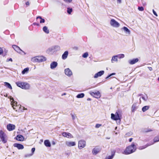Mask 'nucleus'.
Masks as SVG:
<instances>
[{"instance_id":"obj_58","label":"nucleus","mask_w":159,"mask_h":159,"mask_svg":"<svg viewBox=\"0 0 159 159\" xmlns=\"http://www.w3.org/2000/svg\"><path fill=\"white\" fill-rule=\"evenodd\" d=\"M117 134V133H116V134Z\"/></svg>"},{"instance_id":"obj_44","label":"nucleus","mask_w":159,"mask_h":159,"mask_svg":"<svg viewBox=\"0 0 159 159\" xmlns=\"http://www.w3.org/2000/svg\"><path fill=\"white\" fill-rule=\"evenodd\" d=\"M102 125L101 124H97L96 125L95 127L96 128H98L101 126Z\"/></svg>"},{"instance_id":"obj_19","label":"nucleus","mask_w":159,"mask_h":159,"mask_svg":"<svg viewBox=\"0 0 159 159\" xmlns=\"http://www.w3.org/2000/svg\"><path fill=\"white\" fill-rule=\"evenodd\" d=\"M13 146L15 147H16L19 149H22L24 148L23 146L20 144L15 143L13 145Z\"/></svg>"},{"instance_id":"obj_23","label":"nucleus","mask_w":159,"mask_h":159,"mask_svg":"<svg viewBox=\"0 0 159 159\" xmlns=\"http://www.w3.org/2000/svg\"><path fill=\"white\" fill-rule=\"evenodd\" d=\"M118 57L116 55L113 56L111 60V63H113L114 62H117L118 61Z\"/></svg>"},{"instance_id":"obj_15","label":"nucleus","mask_w":159,"mask_h":159,"mask_svg":"<svg viewBox=\"0 0 159 159\" xmlns=\"http://www.w3.org/2000/svg\"><path fill=\"white\" fill-rule=\"evenodd\" d=\"M104 71L103 70H101L100 71L98 72L97 73H96L94 76V77L95 78H97L99 77H100L102 75L104 74Z\"/></svg>"},{"instance_id":"obj_29","label":"nucleus","mask_w":159,"mask_h":159,"mask_svg":"<svg viewBox=\"0 0 159 159\" xmlns=\"http://www.w3.org/2000/svg\"><path fill=\"white\" fill-rule=\"evenodd\" d=\"M149 108V106H145L142 108V111L143 112H145L148 110Z\"/></svg>"},{"instance_id":"obj_47","label":"nucleus","mask_w":159,"mask_h":159,"mask_svg":"<svg viewBox=\"0 0 159 159\" xmlns=\"http://www.w3.org/2000/svg\"><path fill=\"white\" fill-rule=\"evenodd\" d=\"M3 52V50L2 48L0 47V54H1Z\"/></svg>"},{"instance_id":"obj_2","label":"nucleus","mask_w":159,"mask_h":159,"mask_svg":"<svg viewBox=\"0 0 159 159\" xmlns=\"http://www.w3.org/2000/svg\"><path fill=\"white\" fill-rule=\"evenodd\" d=\"M16 84L18 87L25 89H29L30 88V84L25 82L18 81L16 82Z\"/></svg>"},{"instance_id":"obj_24","label":"nucleus","mask_w":159,"mask_h":159,"mask_svg":"<svg viewBox=\"0 0 159 159\" xmlns=\"http://www.w3.org/2000/svg\"><path fill=\"white\" fill-rule=\"evenodd\" d=\"M68 52L67 51H66L62 55V58L64 60L66 59L67 58V57L68 56Z\"/></svg>"},{"instance_id":"obj_17","label":"nucleus","mask_w":159,"mask_h":159,"mask_svg":"<svg viewBox=\"0 0 159 159\" xmlns=\"http://www.w3.org/2000/svg\"><path fill=\"white\" fill-rule=\"evenodd\" d=\"M12 47L16 51L19 53H20L21 51L23 52L20 48L16 45H13L12 46Z\"/></svg>"},{"instance_id":"obj_33","label":"nucleus","mask_w":159,"mask_h":159,"mask_svg":"<svg viewBox=\"0 0 159 159\" xmlns=\"http://www.w3.org/2000/svg\"><path fill=\"white\" fill-rule=\"evenodd\" d=\"M5 85L7 86L8 88L10 89H12V88L11 84L8 83L7 82H5L4 83Z\"/></svg>"},{"instance_id":"obj_59","label":"nucleus","mask_w":159,"mask_h":159,"mask_svg":"<svg viewBox=\"0 0 159 159\" xmlns=\"http://www.w3.org/2000/svg\"><path fill=\"white\" fill-rule=\"evenodd\" d=\"M151 130H149V131H151Z\"/></svg>"},{"instance_id":"obj_45","label":"nucleus","mask_w":159,"mask_h":159,"mask_svg":"<svg viewBox=\"0 0 159 159\" xmlns=\"http://www.w3.org/2000/svg\"><path fill=\"white\" fill-rule=\"evenodd\" d=\"M71 116L73 120L75 119L76 117V116L75 115H74L73 114H71Z\"/></svg>"},{"instance_id":"obj_20","label":"nucleus","mask_w":159,"mask_h":159,"mask_svg":"<svg viewBox=\"0 0 159 159\" xmlns=\"http://www.w3.org/2000/svg\"><path fill=\"white\" fill-rule=\"evenodd\" d=\"M10 101L11 102V103L12 105V107L14 109L15 108L14 107L16 105L17 106V102H16L14 101L13 98H10Z\"/></svg>"},{"instance_id":"obj_12","label":"nucleus","mask_w":159,"mask_h":159,"mask_svg":"<svg viewBox=\"0 0 159 159\" xmlns=\"http://www.w3.org/2000/svg\"><path fill=\"white\" fill-rule=\"evenodd\" d=\"M65 74L69 77L71 76L72 75V73L69 68H66L65 70Z\"/></svg>"},{"instance_id":"obj_32","label":"nucleus","mask_w":159,"mask_h":159,"mask_svg":"<svg viewBox=\"0 0 159 159\" xmlns=\"http://www.w3.org/2000/svg\"><path fill=\"white\" fill-rule=\"evenodd\" d=\"M40 19L41 20L40 21V22L41 23H44L45 22V20L44 19L42 18V17L40 16H38L37 17L36 19Z\"/></svg>"},{"instance_id":"obj_38","label":"nucleus","mask_w":159,"mask_h":159,"mask_svg":"<svg viewBox=\"0 0 159 159\" xmlns=\"http://www.w3.org/2000/svg\"><path fill=\"white\" fill-rule=\"evenodd\" d=\"M35 150V148H32V149H31V151H32V154H30L29 155H28V156H27V155L26 156V157H30V156H32L33 155V153H34Z\"/></svg>"},{"instance_id":"obj_9","label":"nucleus","mask_w":159,"mask_h":159,"mask_svg":"<svg viewBox=\"0 0 159 159\" xmlns=\"http://www.w3.org/2000/svg\"><path fill=\"white\" fill-rule=\"evenodd\" d=\"M121 29L122 31H124L126 36H129L130 34V31L127 27L124 26Z\"/></svg>"},{"instance_id":"obj_40","label":"nucleus","mask_w":159,"mask_h":159,"mask_svg":"<svg viewBox=\"0 0 159 159\" xmlns=\"http://www.w3.org/2000/svg\"><path fill=\"white\" fill-rule=\"evenodd\" d=\"M114 155V153L113 154H112V155L109 156L108 157H106V159H112Z\"/></svg>"},{"instance_id":"obj_51","label":"nucleus","mask_w":159,"mask_h":159,"mask_svg":"<svg viewBox=\"0 0 159 159\" xmlns=\"http://www.w3.org/2000/svg\"><path fill=\"white\" fill-rule=\"evenodd\" d=\"M52 145H55L56 144V143H55V141H53L52 142Z\"/></svg>"},{"instance_id":"obj_48","label":"nucleus","mask_w":159,"mask_h":159,"mask_svg":"<svg viewBox=\"0 0 159 159\" xmlns=\"http://www.w3.org/2000/svg\"><path fill=\"white\" fill-rule=\"evenodd\" d=\"M66 2H70L72 0H64Z\"/></svg>"},{"instance_id":"obj_13","label":"nucleus","mask_w":159,"mask_h":159,"mask_svg":"<svg viewBox=\"0 0 159 159\" xmlns=\"http://www.w3.org/2000/svg\"><path fill=\"white\" fill-rule=\"evenodd\" d=\"M15 125L11 124H8L7 125V128L9 131H11L14 129L15 128Z\"/></svg>"},{"instance_id":"obj_6","label":"nucleus","mask_w":159,"mask_h":159,"mask_svg":"<svg viewBox=\"0 0 159 159\" xmlns=\"http://www.w3.org/2000/svg\"><path fill=\"white\" fill-rule=\"evenodd\" d=\"M86 143L85 141L81 140L78 142V147L79 149H81L84 148L86 146Z\"/></svg>"},{"instance_id":"obj_35","label":"nucleus","mask_w":159,"mask_h":159,"mask_svg":"<svg viewBox=\"0 0 159 159\" xmlns=\"http://www.w3.org/2000/svg\"><path fill=\"white\" fill-rule=\"evenodd\" d=\"M55 52L59 50L60 49V47L59 46H56L53 47Z\"/></svg>"},{"instance_id":"obj_39","label":"nucleus","mask_w":159,"mask_h":159,"mask_svg":"<svg viewBox=\"0 0 159 159\" xmlns=\"http://www.w3.org/2000/svg\"><path fill=\"white\" fill-rule=\"evenodd\" d=\"M159 141V135L155 137L154 139V142H156Z\"/></svg>"},{"instance_id":"obj_53","label":"nucleus","mask_w":159,"mask_h":159,"mask_svg":"<svg viewBox=\"0 0 159 159\" xmlns=\"http://www.w3.org/2000/svg\"><path fill=\"white\" fill-rule=\"evenodd\" d=\"M133 139L132 138H130L129 139V142H131L132 140Z\"/></svg>"},{"instance_id":"obj_28","label":"nucleus","mask_w":159,"mask_h":159,"mask_svg":"<svg viewBox=\"0 0 159 159\" xmlns=\"http://www.w3.org/2000/svg\"><path fill=\"white\" fill-rule=\"evenodd\" d=\"M29 71V68L27 67L24 69L22 71L21 73L23 75L25 74L26 73H27Z\"/></svg>"},{"instance_id":"obj_37","label":"nucleus","mask_w":159,"mask_h":159,"mask_svg":"<svg viewBox=\"0 0 159 159\" xmlns=\"http://www.w3.org/2000/svg\"><path fill=\"white\" fill-rule=\"evenodd\" d=\"M117 57L120 59L123 58L124 57L125 55L124 54H121L116 55Z\"/></svg>"},{"instance_id":"obj_8","label":"nucleus","mask_w":159,"mask_h":159,"mask_svg":"<svg viewBox=\"0 0 159 159\" xmlns=\"http://www.w3.org/2000/svg\"><path fill=\"white\" fill-rule=\"evenodd\" d=\"M6 135L3 131H0V137L2 139V141L4 143H5L7 142V140L5 139Z\"/></svg>"},{"instance_id":"obj_41","label":"nucleus","mask_w":159,"mask_h":159,"mask_svg":"<svg viewBox=\"0 0 159 159\" xmlns=\"http://www.w3.org/2000/svg\"><path fill=\"white\" fill-rule=\"evenodd\" d=\"M88 56V52H85L83 54L82 57L84 58H86Z\"/></svg>"},{"instance_id":"obj_7","label":"nucleus","mask_w":159,"mask_h":159,"mask_svg":"<svg viewBox=\"0 0 159 159\" xmlns=\"http://www.w3.org/2000/svg\"><path fill=\"white\" fill-rule=\"evenodd\" d=\"M90 94L93 97L97 98H99L101 97L100 93L99 91L95 92H90Z\"/></svg>"},{"instance_id":"obj_54","label":"nucleus","mask_w":159,"mask_h":159,"mask_svg":"<svg viewBox=\"0 0 159 159\" xmlns=\"http://www.w3.org/2000/svg\"><path fill=\"white\" fill-rule=\"evenodd\" d=\"M87 101H90L91 100V99L89 98H88L87 99Z\"/></svg>"},{"instance_id":"obj_22","label":"nucleus","mask_w":159,"mask_h":159,"mask_svg":"<svg viewBox=\"0 0 159 159\" xmlns=\"http://www.w3.org/2000/svg\"><path fill=\"white\" fill-rule=\"evenodd\" d=\"M153 143H148L146 145L139 147V150H142V149H144L146 148H147V147H148V146H149L152 144Z\"/></svg>"},{"instance_id":"obj_10","label":"nucleus","mask_w":159,"mask_h":159,"mask_svg":"<svg viewBox=\"0 0 159 159\" xmlns=\"http://www.w3.org/2000/svg\"><path fill=\"white\" fill-rule=\"evenodd\" d=\"M66 145L68 147H71L75 146L76 145V143L75 142L70 141H66L65 142Z\"/></svg>"},{"instance_id":"obj_50","label":"nucleus","mask_w":159,"mask_h":159,"mask_svg":"<svg viewBox=\"0 0 159 159\" xmlns=\"http://www.w3.org/2000/svg\"><path fill=\"white\" fill-rule=\"evenodd\" d=\"M148 68L150 71H152V69L151 67H148Z\"/></svg>"},{"instance_id":"obj_14","label":"nucleus","mask_w":159,"mask_h":159,"mask_svg":"<svg viewBox=\"0 0 159 159\" xmlns=\"http://www.w3.org/2000/svg\"><path fill=\"white\" fill-rule=\"evenodd\" d=\"M101 150L100 148L96 147L94 148L92 150V153L94 155H96Z\"/></svg>"},{"instance_id":"obj_55","label":"nucleus","mask_w":159,"mask_h":159,"mask_svg":"<svg viewBox=\"0 0 159 159\" xmlns=\"http://www.w3.org/2000/svg\"><path fill=\"white\" fill-rule=\"evenodd\" d=\"M117 129V127H115V129H116H116Z\"/></svg>"},{"instance_id":"obj_16","label":"nucleus","mask_w":159,"mask_h":159,"mask_svg":"<svg viewBox=\"0 0 159 159\" xmlns=\"http://www.w3.org/2000/svg\"><path fill=\"white\" fill-rule=\"evenodd\" d=\"M138 61L139 59L136 58L129 60L128 62L130 64L133 65L138 62Z\"/></svg>"},{"instance_id":"obj_34","label":"nucleus","mask_w":159,"mask_h":159,"mask_svg":"<svg viewBox=\"0 0 159 159\" xmlns=\"http://www.w3.org/2000/svg\"><path fill=\"white\" fill-rule=\"evenodd\" d=\"M137 109V107L136 104H134L132 107V112L134 111Z\"/></svg>"},{"instance_id":"obj_42","label":"nucleus","mask_w":159,"mask_h":159,"mask_svg":"<svg viewBox=\"0 0 159 159\" xmlns=\"http://www.w3.org/2000/svg\"><path fill=\"white\" fill-rule=\"evenodd\" d=\"M138 9L140 11H143L144 10V8L142 7H139L138 8Z\"/></svg>"},{"instance_id":"obj_36","label":"nucleus","mask_w":159,"mask_h":159,"mask_svg":"<svg viewBox=\"0 0 159 159\" xmlns=\"http://www.w3.org/2000/svg\"><path fill=\"white\" fill-rule=\"evenodd\" d=\"M67 12L68 14H70L71 12L72 11V8H70V7H68L67 8Z\"/></svg>"},{"instance_id":"obj_43","label":"nucleus","mask_w":159,"mask_h":159,"mask_svg":"<svg viewBox=\"0 0 159 159\" xmlns=\"http://www.w3.org/2000/svg\"><path fill=\"white\" fill-rule=\"evenodd\" d=\"M115 73H112L111 74H110V75H108V76H107L106 78V79H108L109 77H110L111 76L113 75H115Z\"/></svg>"},{"instance_id":"obj_25","label":"nucleus","mask_w":159,"mask_h":159,"mask_svg":"<svg viewBox=\"0 0 159 159\" xmlns=\"http://www.w3.org/2000/svg\"><path fill=\"white\" fill-rule=\"evenodd\" d=\"M44 144L47 147H50L51 146L50 143L48 140H46L44 141Z\"/></svg>"},{"instance_id":"obj_56","label":"nucleus","mask_w":159,"mask_h":159,"mask_svg":"<svg viewBox=\"0 0 159 159\" xmlns=\"http://www.w3.org/2000/svg\"><path fill=\"white\" fill-rule=\"evenodd\" d=\"M63 95H66V93H64L63 94Z\"/></svg>"},{"instance_id":"obj_1","label":"nucleus","mask_w":159,"mask_h":159,"mask_svg":"<svg viewBox=\"0 0 159 159\" xmlns=\"http://www.w3.org/2000/svg\"><path fill=\"white\" fill-rule=\"evenodd\" d=\"M136 147L134 143H132L131 145L127 147L122 153L125 155H128L132 153L135 151Z\"/></svg>"},{"instance_id":"obj_26","label":"nucleus","mask_w":159,"mask_h":159,"mask_svg":"<svg viewBox=\"0 0 159 159\" xmlns=\"http://www.w3.org/2000/svg\"><path fill=\"white\" fill-rule=\"evenodd\" d=\"M53 48V47H52L49 48L47 51V52L48 53L50 54L54 52V49Z\"/></svg>"},{"instance_id":"obj_11","label":"nucleus","mask_w":159,"mask_h":159,"mask_svg":"<svg viewBox=\"0 0 159 159\" xmlns=\"http://www.w3.org/2000/svg\"><path fill=\"white\" fill-rule=\"evenodd\" d=\"M62 135L64 137H67L68 138H73V135L69 133L64 132L62 134Z\"/></svg>"},{"instance_id":"obj_5","label":"nucleus","mask_w":159,"mask_h":159,"mask_svg":"<svg viewBox=\"0 0 159 159\" xmlns=\"http://www.w3.org/2000/svg\"><path fill=\"white\" fill-rule=\"evenodd\" d=\"M110 24L111 26L115 28H118L120 26V24L114 19L111 20Z\"/></svg>"},{"instance_id":"obj_57","label":"nucleus","mask_w":159,"mask_h":159,"mask_svg":"<svg viewBox=\"0 0 159 159\" xmlns=\"http://www.w3.org/2000/svg\"><path fill=\"white\" fill-rule=\"evenodd\" d=\"M158 80L159 81V77L158 78Z\"/></svg>"},{"instance_id":"obj_31","label":"nucleus","mask_w":159,"mask_h":159,"mask_svg":"<svg viewBox=\"0 0 159 159\" xmlns=\"http://www.w3.org/2000/svg\"><path fill=\"white\" fill-rule=\"evenodd\" d=\"M148 99V97L146 95L143 96L142 97L140 98V102L141 103V100L143 99L144 101H146Z\"/></svg>"},{"instance_id":"obj_27","label":"nucleus","mask_w":159,"mask_h":159,"mask_svg":"<svg viewBox=\"0 0 159 159\" xmlns=\"http://www.w3.org/2000/svg\"><path fill=\"white\" fill-rule=\"evenodd\" d=\"M43 31L46 34H48L49 33V30L48 29V28L47 26H44L43 27Z\"/></svg>"},{"instance_id":"obj_46","label":"nucleus","mask_w":159,"mask_h":159,"mask_svg":"<svg viewBox=\"0 0 159 159\" xmlns=\"http://www.w3.org/2000/svg\"><path fill=\"white\" fill-rule=\"evenodd\" d=\"M152 11H153V14L156 16H157V13L154 10H153Z\"/></svg>"},{"instance_id":"obj_30","label":"nucleus","mask_w":159,"mask_h":159,"mask_svg":"<svg viewBox=\"0 0 159 159\" xmlns=\"http://www.w3.org/2000/svg\"><path fill=\"white\" fill-rule=\"evenodd\" d=\"M84 96V93H81L78 94L76 97L77 98H83Z\"/></svg>"},{"instance_id":"obj_18","label":"nucleus","mask_w":159,"mask_h":159,"mask_svg":"<svg viewBox=\"0 0 159 159\" xmlns=\"http://www.w3.org/2000/svg\"><path fill=\"white\" fill-rule=\"evenodd\" d=\"M58 63L56 61H53L50 64V68L52 69H53L56 68L57 66Z\"/></svg>"},{"instance_id":"obj_4","label":"nucleus","mask_w":159,"mask_h":159,"mask_svg":"<svg viewBox=\"0 0 159 159\" xmlns=\"http://www.w3.org/2000/svg\"><path fill=\"white\" fill-rule=\"evenodd\" d=\"M111 118L112 119L115 120H119V122H120V118L122 116V115L120 114H119L116 112L115 115L112 113L111 114Z\"/></svg>"},{"instance_id":"obj_3","label":"nucleus","mask_w":159,"mask_h":159,"mask_svg":"<svg viewBox=\"0 0 159 159\" xmlns=\"http://www.w3.org/2000/svg\"><path fill=\"white\" fill-rule=\"evenodd\" d=\"M46 60V58L43 56L35 57L32 58L31 59V61L34 62H40Z\"/></svg>"},{"instance_id":"obj_49","label":"nucleus","mask_w":159,"mask_h":159,"mask_svg":"<svg viewBox=\"0 0 159 159\" xmlns=\"http://www.w3.org/2000/svg\"><path fill=\"white\" fill-rule=\"evenodd\" d=\"M26 5L27 6H29V2H27L25 3Z\"/></svg>"},{"instance_id":"obj_21","label":"nucleus","mask_w":159,"mask_h":159,"mask_svg":"<svg viewBox=\"0 0 159 159\" xmlns=\"http://www.w3.org/2000/svg\"><path fill=\"white\" fill-rule=\"evenodd\" d=\"M16 139L19 141H22L24 139V137L20 134L18 135L16 137Z\"/></svg>"},{"instance_id":"obj_52","label":"nucleus","mask_w":159,"mask_h":159,"mask_svg":"<svg viewBox=\"0 0 159 159\" xmlns=\"http://www.w3.org/2000/svg\"><path fill=\"white\" fill-rule=\"evenodd\" d=\"M8 61H12V59L11 58H10L8 60Z\"/></svg>"}]
</instances>
